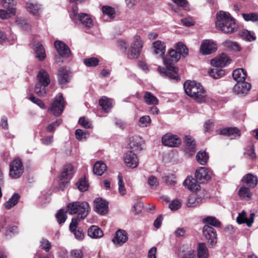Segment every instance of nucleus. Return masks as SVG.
Wrapping results in <instances>:
<instances>
[{
  "label": "nucleus",
  "instance_id": "nucleus-1",
  "mask_svg": "<svg viewBox=\"0 0 258 258\" xmlns=\"http://www.w3.org/2000/svg\"><path fill=\"white\" fill-rule=\"evenodd\" d=\"M183 87L186 94L197 102L203 103L209 101L206 91L200 83L188 80L185 82Z\"/></svg>",
  "mask_w": 258,
  "mask_h": 258
},
{
  "label": "nucleus",
  "instance_id": "nucleus-2",
  "mask_svg": "<svg viewBox=\"0 0 258 258\" xmlns=\"http://www.w3.org/2000/svg\"><path fill=\"white\" fill-rule=\"evenodd\" d=\"M216 28L225 33H232L237 31L235 20L226 12L220 11L217 14Z\"/></svg>",
  "mask_w": 258,
  "mask_h": 258
},
{
  "label": "nucleus",
  "instance_id": "nucleus-3",
  "mask_svg": "<svg viewBox=\"0 0 258 258\" xmlns=\"http://www.w3.org/2000/svg\"><path fill=\"white\" fill-rule=\"evenodd\" d=\"M37 82L34 88L35 93L40 97H43L47 93L46 87L50 80L48 73L44 69H41L37 76Z\"/></svg>",
  "mask_w": 258,
  "mask_h": 258
},
{
  "label": "nucleus",
  "instance_id": "nucleus-4",
  "mask_svg": "<svg viewBox=\"0 0 258 258\" xmlns=\"http://www.w3.org/2000/svg\"><path fill=\"white\" fill-rule=\"evenodd\" d=\"M67 208L70 214H78L80 219H85L91 210L89 204L86 202H72L68 205Z\"/></svg>",
  "mask_w": 258,
  "mask_h": 258
},
{
  "label": "nucleus",
  "instance_id": "nucleus-5",
  "mask_svg": "<svg viewBox=\"0 0 258 258\" xmlns=\"http://www.w3.org/2000/svg\"><path fill=\"white\" fill-rule=\"evenodd\" d=\"M164 63L167 66V69L164 67H159L158 71L160 75L163 77H167L169 78L178 81L180 80V77L178 75V68L173 66L165 58L164 59Z\"/></svg>",
  "mask_w": 258,
  "mask_h": 258
},
{
  "label": "nucleus",
  "instance_id": "nucleus-6",
  "mask_svg": "<svg viewBox=\"0 0 258 258\" xmlns=\"http://www.w3.org/2000/svg\"><path fill=\"white\" fill-rule=\"evenodd\" d=\"M9 175L13 179H17L21 177L24 172V168L22 161L19 158L14 159L9 164Z\"/></svg>",
  "mask_w": 258,
  "mask_h": 258
},
{
  "label": "nucleus",
  "instance_id": "nucleus-7",
  "mask_svg": "<svg viewBox=\"0 0 258 258\" xmlns=\"http://www.w3.org/2000/svg\"><path fill=\"white\" fill-rule=\"evenodd\" d=\"M143 47V42L139 35L134 36L133 41L131 44L130 54L128 57L131 59L138 58L141 52Z\"/></svg>",
  "mask_w": 258,
  "mask_h": 258
},
{
  "label": "nucleus",
  "instance_id": "nucleus-8",
  "mask_svg": "<svg viewBox=\"0 0 258 258\" xmlns=\"http://www.w3.org/2000/svg\"><path fill=\"white\" fill-rule=\"evenodd\" d=\"M64 107V101L61 94H58L53 99L48 111L52 113L55 116H59L62 112Z\"/></svg>",
  "mask_w": 258,
  "mask_h": 258
},
{
  "label": "nucleus",
  "instance_id": "nucleus-9",
  "mask_svg": "<svg viewBox=\"0 0 258 258\" xmlns=\"http://www.w3.org/2000/svg\"><path fill=\"white\" fill-rule=\"evenodd\" d=\"M203 233L205 238L212 246L217 243V232L213 227L205 225L203 228Z\"/></svg>",
  "mask_w": 258,
  "mask_h": 258
},
{
  "label": "nucleus",
  "instance_id": "nucleus-10",
  "mask_svg": "<svg viewBox=\"0 0 258 258\" xmlns=\"http://www.w3.org/2000/svg\"><path fill=\"white\" fill-rule=\"evenodd\" d=\"M217 49V44L212 40H204L201 45L200 52L203 55H209Z\"/></svg>",
  "mask_w": 258,
  "mask_h": 258
},
{
  "label": "nucleus",
  "instance_id": "nucleus-11",
  "mask_svg": "<svg viewBox=\"0 0 258 258\" xmlns=\"http://www.w3.org/2000/svg\"><path fill=\"white\" fill-rule=\"evenodd\" d=\"M162 142L164 146L176 147L181 144V141L177 136L167 133L162 137Z\"/></svg>",
  "mask_w": 258,
  "mask_h": 258
},
{
  "label": "nucleus",
  "instance_id": "nucleus-12",
  "mask_svg": "<svg viewBox=\"0 0 258 258\" xmlns=\"http://www.w3.org/2000/svg\"><path fill=\"white\" fill-rule=\"evenodd\" d=\"M212 175V171L210 169L204 167H200L195 172L197 180L202 183L210 180Z\"/></svg>",
  "mask_w": 258,
  "mask_h": 258
},
{
  "label": "nucleus",
  "instance_id": "nucleus-13",
  "mask_svg": "<svg viewBox=\"0 0 258 258\" xmlns=\"http://www.w3.org/2000/svg\"><path fill=\"white\" fill-rule=\"evenodd\" d=\"M74 173V169L73 165L68 164L64 166L63 170L60 175V184L62 183L64 186L69 182Z\"/></svg>",
  "mask_w": 258,
  "mask_h": 258
},
{
  "label": "nucleus",
  "instance_id": "nucleus-14",
  "mask_svg": "<svg viewBox=\"0 0 258 258\" xmlns=\"http://www.w3.org/2000/svg\"><path fill=\"white\" fill-rule=\"evenodd\" d=\"M231 59L226 54L222 53L219 56L216 57L211 61V64L216 68H223L229 64Z\"/></svg>",
  "mask_w": 258,
  "mask_h": 258
},
{
  "label": "nucleus",
  "instance_id": "nucleus-15",
  "mask_svg": "<svg viewBox=\"0 0 258 258\" xmlns=\"http://www.w3.org/2000/svg\"><path fill=\"white\" fill-rule=\"evenodd\" d=\"M54 45L59 55L64 57L70 56L71 51L65 43L60 40H56Z\"/></svg>",
  "mask_w": 258,
  "mask_h": 258
},
{
  "label": "nucleus",
  "instance_id": "nucleus-16",
  "mask_svg": "<svg viewBox=\"0 0 258 258\" xmlns=\"http://www.w3.org/2000/svg\"><path fill=\"white\" fill-rule=\"evenodd\" d=\"M124 161L127 167L134 168L138 166L139 160L136 154L128 151L124 155Z\"/></svg>",
  "mask_w": 258,
  "mask_h": 258
},
{
  "label": "nucleus",
  "instance_id": "nucleus-17",
  "mask_svg": "<svg viewBox=\"0 0 258 258\" xmlns=\"http://www.w3.org/2000/svg\"><path fill=\"white\" fill-rule=\"evenodd\" d=\"M128 239L127 232L121 229L117 230L115 237L112 239L113 243L117 246H120L124 244Z\"/></svg>",
  "mask_w": 258,
  "mask_h": 258
},
{
  "label": "nucleus",
  "instance_id": "nucleus-18",
  "mask_svg": "<svg viewBox=\"0 0 258 258\" xmlns=\"http://www.w3.org/2000/svg\"><path fill=\"white\" fill-rule=\"evenodd\" d=\"M254 214L251 213L249 218H247L246 212L242 211L238 214L236 218V221L239 224L245 223L248 227H250L254 221Z\"/></svg>",
  "mask_w": 258,
  "mask_h": 258
},
{
  "label": "nucleus",
  "instance_id": "nucleus-19",
  "mask_svg": "<svg viewBox=\"0 0 258 258\" xmlns=\"http://www.w3.org/2000/svg\"><path fill=\"white\" fill-rule=\"evenodd\" d=\"M95 211L101 214L104 215L108 211V203L101 198H97L94 201Z\"/></svg>",
  "mask_w": 258,
  "mask_h": 258
},
{
  "label": "nucleus",
  "instance_id": "nucleus-20",
  "mask_svg": "<svg viewBox=\"0 0 258 258\" xmlns=\"http://www.w3.org/2000/svg\"><path fill=\"white\" fill-rule=\"evenodd\" d=\"M250 84L242 81L237 82L233 88V90L238 94H246L250 90Z\"/></svg>",
  "mask_w": 258,
  "mask_h": 258
},
{
  "label": "nucleus",
  "instance_id": "nucleus-21",
  "mask_svg": "<svg viewBox=\"0 0 258 258\" xmlns=\"http://www.w3.org/2000/svg\"><path fill=\"white\" fill-rule=\"evenodd\" d=\"M197 179L187 177L183 182L184 186L192 191H197L200 189V185L197 182Z\"/></svg>",
  "mask_w": 258,
  "mask_h": 258
},
{
  "label": "nucleus",
  "instance_id": "nucleus-22",
  "mask_svg": "<svg viewBox=\"0 0 258 258\" xmlns=\"http://www.w3.org/2000/svg\"><path fill=\"white\" fill-rule=\"evenodd\" d=\"M143 141L141 138L136 136L130 138L128 145L130 148L134 151H140L142 150V145Z\"/></svg>",
  "mask_w": 258,
  "mask_h": 258
},
{
  "label": "nucleus",
  "instance_id": "nucleus-23",
  "mask_svg": "<svg viewBox=\"0 0 258 258\" xmlns=\"http://www.w3.org/2000/svg\"><path fill=\"white\" fill-rule=\"evenodd\" d=\"M185 142L186 144L185 151L191 156L196 151V145L194 139L189 135L185 136Z\"/></svg>",
  "mask_w": 258,
  "mask_h": 258
},
{
  "label": "nucleus",
  "instance_id": "nucleus-24",
  "mask_svg": "<svg viewBox=\"0 0 258 258\" xmlns=\"http://www.w3.org/2000/svg\"><path fill=\"white\" fill-rule=\"evenodd\" d=\"M88 235L92 238L98 239L103 236V232L97 226L92 225L88 230Z\"/></svg>",
  "mask_w": 258,
  "mask_h": 258
},
{
  "label": "nucleus",
  "instance_id": "nucleus-25",
  "mask_svg": "<svg viewBox=\"0 0 258 258\" xmlns=\"http://www.w3.org/2000/svg\"><path fill=\"white\" fill-rule=\"evenodd\" d=\"M153 51L154 53L160 56H162L165 52V45L160 40H157L153 43Z\"/></svg>",
  "mask_w": 258,
  "mask_h": 258
},
{
  "label": "nucleus",
  "instance_id": "nucleus-26",
  "mask_svg": "<svg viewBox=\"0 0 258 258\" xmlns=\"http://www.w3.org/2000/svg\"><path fill=\"white\" fill-rule=\"evenodd\" d=\"M79 22H81L85 27L88 28H90L93 26V20L91 17L87 14L80 13L78 18V23Z\"/></svg>",
  "mask_w": 258,
  "mask_h": 258
},
{
  "label": "nucleus",
  "instance_id": "nucleus-27",
  "mask_svg": "<svg viewBox=\"0 0 258 258\" xmlns=\"http://www.w3.org/2000/svg\"><path fill=\"white\" fill-rule=\"evenodd\" d=\"M222 44L224 47L229 51L238 52L241 50L240 46L235 41L228 40L223 42Z\"/></svg>",
  "mask_w": 258,
  "mask_h": 258
},
{
  "label": "nucleus",
  "instance_id": "nucleus-28",
  "mask_svg": "<svg viewBox=\"0 0 258 258\" xmlns=\"http://www.w3.org/2000/svg\"><path fill=\"white\" fill-rule=\"evenodd\" d=\"M232 76L236 82L245 81L247 76L246 72L241 68H238L233 71Z\"/></svg>",
  "mask_w": 258,
  "mask_h": 258
},
{
  "label": "nucleus",
  "instance_id": "nucleus-29",
  "mask_svg": "<svg viewBox=\"0 0 258 258\" xmlns=\"http://www.w3.org/2000/svg\"><path fill=\"white\" fill-rule=\"evenodd\" d=\"M99 105L106 113L108 112L113 107V101L105 96L102 97L99 101Z\"/></svg>",
  "mask_w": 258,
  "mask_h": 258
},
{
  "label": "nucleus",
  "instance_id": "nucleus-30",
  "mask_svg": "<svg viewBox=\"0 0 258 258\" xmlns=\"http://www.w3.org/2000/svg\"><path fill=\"white\" fill-rule=\"evenodd\" d=\"M107 170V166L102 161H97L93 167V173L97 175H102Z\"/></svg>",
  "mask_w": 258,
  "mask_h": 258
},
{
  "label": "nucleus",
  "instance_id": "nucleus-31",
  "mask_svg": "<svg viewBox=\"0 0 258 258\" xmlns=\"http://www.w3.org/2000/svg\"><path fill=\"white\" fill-rule=\"evenodd\" d=\"M221 134L228 136L231 139L239 137L240 136V131L236 127H228L223 129Z\"/></svg>",
  "mask_w": 258,
  "mask_h": 258
},
{
  "label": "nucleus",
  "instance_id": "nucleus-32",
  "mask_svg": "<svg viewBox=\"0 0 258 258\" xmlns=\"http://www.w3.org/2000/svg\"><path fill=\"white\" fill-rule=\"evenodd\" d=\"M34 49L36 54V57L39 60H43L45 58V51L43 45L40 43H36Z\"/></svg>",
  "mask_w": 258,
  "mask_h": 258
},
{
  "label": "nucleus",
  "instance_id": "nucleus-33",
  "mask_svg": "<svg viewBox=\"0 0 258 258\" xmlns=\"http://www.w3.org/2000/svg\"><path fill=\"white\" fill-rule=\"evenodd\" d=\"M144 100L145 102L148 105H156L159 102L157 97L149 92H145Z\"/></svg>",
  "mask_w": 258,
  "mask_h": 258
},
{
  "label": "nucleus",
  "instance_id": "nucleus-34",
  "mask_svg": "<svg viewBox=\"0 0 258 258\" xmlns=\"http://www.w3.org/2000/svg\"><path fill=\"white\" fill-rule=\"evenodd\" d=\"M243 181L251 187H255L257 183V177L250 173L245 175L243 178Z\"/></svg>",
  "mask_w": 258,
  "mask_h": 258
},
{
  "label": "nucleus",
  "instance_id": "nucleus-35",
  "mask_svg": "<svg viewBox=\"0 0 258 258\" xmlns=\"http://www.w3.org/2000/svg\"><path fill=\"white\" fill-rule=\"evenodd\" d=\"M26 8L27 11L34 16L39 15V12L41 9V6L37 3L28 2L26 4Z\"/></svg>",
  "mask_w": 258,
  "mask_h": 258
},
{
  "label": "nucleus",
  "instance_id": "nucleus-36",
  "mask_svg": "<svg viewBox=\"0 0 258 258\" xmlns=\"http://www.w3.org/2000/svg\"><path fill=\"white\" fill-rule=\"evenodd\" d=\"M209 156L208 154L204 151H200L198 152L196 155V159L197 161L202 165L207 164L209 160Z\"/></svg>",
  "mask_w": 258,
  "mask_h": 258
},
{
  "label": "nucleus",
  "instance_id": "nucleus-37",
  "mask_svg": "<svg viewBox=\"0 0 258 258\" xmlns=\"http://www.w3.org/2000/svg\"><path fill=\"white\" fill-rule=\"evenodd\" d=\"M238 194L242 199L245 200H249L252 196V193L249 188L244 186L240 188L238 191Z\"/></svg>",
  "mask_w": 258,
  "mask_h": 258
},
{
  "label": "nucleus",
  "instance_id": "nucleus-38",
  "mask_svg": "<svg viewBox=\"0 0 258 258\" xmlns=\"http://www.w3.org/2000/svg\"><path fill=\"white\" fill-rule=\"evenodd\" d=\"M7 10H0V18L3 19H7L15 15V9L13 8H6Z\"/></svg>",
  "mask_w": 258,
  "mask_h": 258
},
{
  "label": "nucleus",
  "instance_id": "nucleus-39",
  "mask_svg": "<svg viewBox=\"0 0 258 258\" xmlns=\"http://www.w3.org/2000/svg\"><path fill=\"white\" fill-rule=\"evenodd\" d=\"M208 256V249L205 243H199L198 248V258H207Z\"/></svg>",
  "mask_w": 258,
  "mask_h": 258
},
{
  "label": "nucleus",
  "instance_id": "nucleus-40",
  "mask_svg": "<svg viewBox=\"0 0 258 258\" xmlns=\"http://www.w3.org/2000/svg\"><path fill=\"white\" fill-rule=\"evenodd\" d=\"M19 198L20 196L18 194H15L13 195L9 200L5 203V208L7 209H10L15 206L17 204Z\"/></svg>",
  "mask_w": 258,
  "mask_h": 258
},
{
  "label": "nucleus",
  "instance_id": "nucleus-41",
  "mask_svg": "<svg viewBox=\"0 0 258 258\" xmlns=\"http://www.w3.org/2000/svg\"><path fill=\"white\" fill-rule=\"evenodd\" d=\"M202 222L205 224H208L215 227H220L221 225V223L216 218L212 216L204 218Z\"/></svg>",
  "mask_w": 258,
  "mask_h": 258
},
{
  "label": "nucleus",
  "instance_id": "nucleus-42",
  "mask_svg": "<svg viewBox=\"0 0 258 258\" xmlns=\"http://www.w3.org/2000/svg\"><path fill=\"white\" fill-rule=\"evenodd\" d=\"M209 74L210 76L213 77L214 79H219L224 75V70L219 69V68H213L211 69Z\"/></svg>",
  "mask_w": 258,
  "mask_h": 258
},
{
  "label": "nucleus",
  "instance_id": "nucleus-43",
  "mask_svg": "<svg viewBox=\"0 0 258 258\" xmlns=\"http://www.w3.org/2000/svg\"><path fill=\"white\" fill-rule=\"evenodd\" d=\"M201 201V199L197 197V195L192 194L189 196L186 205L187 207H195Z\"/></svg>",
  "mask_w": 258,
  "mask_h": 258
},
{
  "label": "nucleus",
  "instance_id": "nucleus-44",
  "mask_svg": "<svg viewBox=\"0 0 258 258\" xmlns=\"http://www.w3.org/2000/svg\"><path fill=\"white\" fill-rule=\"evenodd\" d=\"M69 74L66 70L61 69L58 74V80L61 84H64L69 81Z\"/></svg>",
  "mask_w": 258,
  "mask_h": 258
},
{
  "label": "nucleus",
  "instance_id": "nucleus-45",
  "mask_svg": "<svg viewBox=\"0 0 258 258\" xmlns=\"http://www.w3.org/2000/svg\"><path fill=\"white\" fill-rule=\"evenodd\" d=\"M83 62L87 67H95L99 64V60L97 57H91L84 59Z\"/></svg>",
  "mask_w": 258,
  "mask_h": 258
},
{
  "label": "nucleus",
  "instance_id": "nucleus-46",
  "mask_svg": "<svg viewBox=\"0 0 258 258\" xmlns=\"http://www.w3.org/2000/svg\"><path fill=\"white\" fill-rule=\"evenodd\" d=\"M176 50L183 57H185L188 54V48L182 42H179L176 44Z\"/></svg>",
  "mask_w": 258,
  "mask_h": 258
},
{
  "label": "nucleus",
  "instance_id": "nucleus-47",
  "mask_svg": "<svg viewBox=\"0 0 258 258\" xmlns=\"http://www.w3.org/2000/svg\"><path fill=\"white\" fill-rule=\"evenodd\" d=\"M104 15L108 16L109 18L112 19L115 16V12L114 8L109 6H103L102 8Z\"/></svg>",
  "mask_w": 258,
  "mask_h": 258
},
{
  "label": "nucleus",
  "instance_id": "nucleus-48",
  "mask_svg": "<svg viewBox=\"0 0 258 258\" xmlns=\"http://www.w3.org/2000/svg\"><path fill=\"white\" fill-rule=\"evenodd\" d=\"M56 218L59 224L64 223L67 219V211L63 209L59 210L56 215Z\"/></svg>",
  "mask_w": 258,
  "mask_h": 258
},
{
  "label": "nucleus",
  "instance_id": "nucleus-49",
  "mask_svg": "<svg viewBox=\"0 0 258 258\" xmlns=\"http://www.w3.org/2000/svg\"><path fill=\"white\" fill-rule=\"evenodd\" d=\"M151 119L149 116L144 115L141 117L139 120V125L140 127H147L150 125Z\"/></svg>",
  "mask_w": 258,
  "mask_h": 258
},
{
  "label": "nucleus",
  "instance_id": "nucleus-50",
  "mask_svg": "<svg viewBox=\"0 0 258 258\" xmlns=\"http://www.w3.org/2000/svg\"><path fill=\"white\" fill-rule=\"evenodd\" d=\"M117 178L118 180V191L121 196H124L126 194V188L123 182L122 175L120 173L118 174Z\"/></svg>",
  "mask_w": 258,
  "mask_h": 258
},
{
  "label": "nucleus",
  "instance_id": "nucleus-51",
  "mask_svg": "<svg viewBox=\"0 0 258 258\" xmlns=\"http://www.w3.org/2000/svg\"><path fill=\"white\" fill-rule=\"evenodd\" d=\"M242 15L243 18L246 21H258V13H251L248 14H242Z\"/></svg>",
  "mask_w": 258,
  "mask_h": 258
},
{
  "label": "nucleus",
  "instance_id": "nucleus-52",
  "mask_svg": "<svg viewBox=\"0 0 258 258\" xmlns=\"http://www.w3.org/2000/svg\"><path fill=\"white\" fill-rule=\"evenodd\" d=\"M80 14L78 13V8L77 6H73L72 10L70 12V16L72 21L75 23H78V18Z\"/></svg>",
  "mask_w": 258,
  "mask_h": 258
},
{
  "label": "nucleus",
  "instance_id": "nucleus-53",
  "mask_svg": "<svg viewBox=\"0 0 258 258\" xmlns=\"http://www.w3.org/2000/svg\"><path fill=\"white\" fill-rule=\"evenodd\" d=\"M164 182L168 185H174L176 182V177L173 174H169L163 177Z\"/></svg>",
  "mask_w": 258,
  "mask_h": 258
},
{
  "label": "nucleus",
  "instance_id": "nucleus-54",
  "mask_svg": "<svg viewBox=\"0 0 258 258\" xmlns=\"http://www.w3.org/2000/svg\"><path fill=\"white\" fill-rule=\"evenodd\" d=\"M76 185L81 191H85L88 188V184L85 178L80 179L76 183Z\"/></svg>",
  "mask_w": 258,
  "mask_h": 258
},
{
  "label": "nucleus",
  "instance_id": "nucleus-55",
  "mask_svg": "<svg viewBox=\"0 0 258 258\" xmlns=\"http://www.w3.org/2000/svg\"><path fill=\"white\" fill-rule=\"evenodd\" d=\"M76 137L78 140L86 139L89 137V133L84 132L81 129H77L75 132Z\"/></svg>",
  "mask_w": 258,
  "mask_h": 258
},
{
  "label": "nucleus",
  "instance_id": "nucleus-56",
  "mask_svg": "<svg viewBox=\"0 0 258 258\" xmlns=\"http://www.w3.org/2000/svg\"><path fill=\"white\" fill-rule=\"evenodd\" d=\"M62 122L60 119H57L54 122L48 124L46 127L47 131L49 132H53L55 128L58 126Z\"/></svg>",
  "mask_w": 258,
  "mask_h": 258
},
{
  "label": "nucleus",
  "instance_id": "nucleus-57",
  "mask_svg": "<svg viewBox=\"0 0 258 258\" xmlns=\"http://www.w3.org/2000/svg\"><path fill=\"white\" fill-rule=\"evenodd\" d=\"M169 56L172 61H178L181 57L180 54L175 49H171L169 52Z\"/></svg>",
  "mask_w": 258,
  "mask_h": 258
},
{
  "label": "nucleus",
  "instance_id": "nucleus-58",
  "mask_svg": "<svg viewBox=\"0 0 258 258\" xmlns=\"http://www.w3.org/2000/svg\"><path fill=\"white\" fill-rule=\"evenodd\" d=\"M241 36L248 41H252L255 39L254 34L248 30H243L241 32Z\"/></svg>",
  "mask_w": 258,
  "mask_h": 258
},
{
  "label": "nucleus",
  "instance_id": "nucleus-59",
  "mask_svg": "<svg viewBox=\"0 0 258 258\" xmlns=\"http://www.w3.org/2000/svg\"><path fill=\"white\" fill-rule=\"evenodd\" d=\"M181 206V202L178 200H173L169 205V208L172 211L179 209Z\"/></svg>",
  "mask_w": 258,
  "mask_h": 258
},
{
  "label": "nucleus",
  "instance_id": "nucleus-60",
  "mask_svg": "<svg viewBox=\"0 0 258 258\" xmlns=\"http://www.w3.org/2000/svg\"><path fill=\"white\" fill-rule=\"evenodd\" d=\"M178 6L185 10H188L189 7L186 0H172Z\"/></svg>",
  "mask_w": 258,
  "mask_h": 258
},
{
  "label": "nucleus",
  "instance_id": "nucleus-61",
  "mask_svg": "<svg viewBox=\"0 0 258 258\" xmlns=\"http://www.w3.org/2000/svg\"><path fill=\"white\" fill-rule=\"evenodd\" d=\"M79 123L86 128H90L92 126L91 122L84 117H81L79 120Z\"/></svg>",
  "mask_w": 258,
  "mask_h": 258
},
{
  "label": "nucleus",
  "instance_id": "nucleus-62",
  "mask_svg": "<svg viewBox=\"0 0 258 258\" xmlns=\"http://www.w3.org/2000/svg\"><path fill=\"white\" fill-rule=\"evenodd\" d=\"M29 99L32 102L39 106L41 108L44 109L45 108V105L44 103L40 99L36 98L34 95H31L29 97Z\"/></svg>",
  "mask_w": 258,
  "mask_h": 258
},
{
  "label": "nucleus",
  "instance_id": "nucleus-63",
  "mask_svg": "<svg viewBox=\"0 0 258 258\" xmlns=\"http://www.w3.org/2000/svg\"><path fill=\"white\" fill-rule=\"evenodd\" d=\"M148 183L149 185L152 187H156L159 184V182L157 180V178L153 175H150L148 177Z\"/></svg>",
  "mask_w": 258,
  "mask_h": 258
},
{
  "label": "nucleus",
  "instance_id": "nucleus-64",
  "mask_svg": "<svg viewBox=\"0 0 258 258\" xmlns=\"http://www.w3.org/2000/svg\"><path fill=\"white\" fill-rule=\"evenodd\" d=\"M40 246L43 249H45L46 251H48L50 249L51 245L48 240L42 239L40 241Z\"/></svg>",
  "mask_w": 258,
  "mask_h": 258
}]
</instances>
